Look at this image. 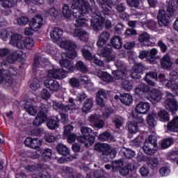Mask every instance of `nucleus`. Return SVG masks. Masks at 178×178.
I'll return each instance as SVG.
<instances>
[{
	"label": "nucleus",
	"mask_w": 178,
	"mask_h": 178,
	"mask_svg": "<svg viewBox=\"0 0 178 178\" xmlns=\"http://www.w3.org/2000/svg\"><path fill=\"white\" fill-rule=\"evenodd\" d=\"M171 6H168L166 11L160 10L158 13L157 19L161 27H166L170 23V17L175 15V8L177 6L178 0H170Z\"/></svg>",
	"instance_id": "obj_3"
},
{
	"label": "nucleus",
	"mask_w": 178,
	"mask_h": 178,
	"mask_svg": "<svg viewBox=\"0 0 178 178\" xmlns=\"http://www.w3.org/2000/svg\"><path fill=\"white\" fill-rule=\"evenodd\" d=\"M69 83L74 88H79L80 87V80L76 77L71 78Z\"/></svg>",
	"instance_id": "obj_54"
},
{
	"label": "nucleus",
	"mask_w": 178,
	"mask_h": 178,
	"mask_svg": "<svg viewBox=\"0 0 178 178\" xmlns=\"http://www.w3.org/2000/svg\"><path fill=\"white\" fill-rule=\"evenodd\" d=\"M107 98L108 91L104 89H100L97 92L96 102H97V104L102 108H104V106H105Z\"/></svg>",
	"instance_id": "obj_12"
},
{
	"label": "nucleus",
	"mask_w": 178,
	"mask_h": 178,
	"mask_svg": "<svg viewBox=\"0 0 178 178\" xmlns=\"http://www.w3.org/2000/svg\"><path fill=\"white\" fill-rule=\"evenodd\" d=\"M24 106L26 112L31 116H35L38 113V106L34 105V99L27 100Z\"/></svg>",
	"instance_id": "obj_10"
},
{
	"label": "nucleus",
	"mask_w": 178,
	"mask_h": 178,
	"mask_svg": "<svg viewBox=\"0 0 178 178\" xmlns=\"http://www.w3.org/2000/svg\"><path fill=\"white\" fill-rule=\"evenodd\" d=\"M17 71L13 67H10L8 70H1L0 71V83H3L6 87H10L13 84V78L12 76H15Z\"/></svg>",
	"instance_id": "obj_6"
},
{
	"label": "nucleus",
	"mask_w": 178,
	"mask_h": 178,
	"mask_svg": "<svg viewBox=\"0 0 178 178\" xmlns=\"http://www.w3.org/2000/svg\"><path fill=\"white\" fill-rule=\"evenodd\" d=\"M44 63V58H42V56H41L40 54H36L34 56V60H33V72H37V70L40 69L41 66V63Z\"/></svg>",
	"instance_id": "obj_27"
},
{
	"label": "nucleus",
	"mask_w": 178,
	"mask_h": 178,
	"mask_svg": "<svg viewBox=\"0 0 178 178\" xmlns=\"http://www.w3.org/2000/svg\"><path fill=\"white\" fill-rule=\"evenodd\" d=\"M112 54V47L111 46L104 47L103 49L100 50V55L104 58H106L107 62H112V60H115V56H111Z\"/></svg>",
	"instance_id": "obj_22"
},
{
	"label": "nucleus",
	"mask_w": 178,
	"mask_h": 178,
	"mask_svg": "<svg viewBox=\"0 0 178 178\" xmlns=\"http://www.w3.org/2000/svg\"><path fill=\"white\" fill-rule=\"evenodd\" d=\"M157 45L160 48V51L163 54H165V52L168 51V45H166V44H165V42H163V41L159 40V42H157Z\"/></svg>",
	"instance_id": "obj_58"
},
{
	"label": "nucleus",
	"mask_w": 178,
	"mask_h": 178,
	"mask_svg": "<svg viewBox=\"0 0 178 178\" xmlns=\"http://www.w3.org/2000/svg\"><path fill=\"white\" fill-rule=\"evenodd\" d=\"M130 165L128 164L127 166L124 167V168H121L119 170H120V174L122 176H127V175H129V173H130Z\"/></svg>",
	"instance_id": "obj_61"
},
{
	"label": "nucleus",
	"mask_w": 178,
	"mask_h": 178,
	"mask_svg": "<svg viewBox=\"0 0 178 178\" xmlns=\"http://www.w3.org/2000/svg\"><path fill=\"white\" fill-rule=\"evenodd\" d=\"M120 155L124 156L127 159H133L136 156V152L127 147H122L119 152Z\"/></svg>",
	"instance_id": "obj_25"
},
{
	"label": "nucleus",
	"mask_w": 178,
	"mask_h": 178,
	"mask_svg": "<svg viewBox=\"0 0 178 178\" xmlns=\"http://www.w3.org/2000/svg\"><path fill=\"white\" fill-rule=\"evenodd\" d=\"M56 149L60 155H63L64 156H67L70 152L69 147L63 143H58L56 147Z\"/></svg>",
	"instance_id": "obj_28"
},
{
	"label": "nucleus",
	"mask_w": 178,
	"mask_h": 178,
	"mask_svg": "<svg viewBox=\"0 0 178 178\" xmlns=\"http://www.w3.org/2000/svg\"><path fill=\"white\" fill-rule=\"evenodd\" d=\"M62 35H63V30L60 28H54L53 31L50 32V37L54 42H60Z\"/></svg>",
	"instance_id": "obj_20"
},
{
	"label": "nucleus",
	"mask_w": 178,
	"mask_h": 178,
	"mask_svg": "<svg viewBox=\"0 0 178 178\" xmlns=\"http://www.w3.org/2000/svg\"><path fill=\"white\" fill-rule=\"evenodd\" d=\"M40 86L41 85H40V80H38V79H37V78L33 79L32 82H31V83H30V88L33 91H35V90H38V88L40 87Z\"/></svg>",
	"instance_id": "obj_50"
},
{
	"label": "nucleus",
	"mask_w": 178,
	"mask_h": 178,
	"mask_svg": "<svg viewBox=\"0 0 178 178\" xmlns=\"http://www.w3.org/2000/svg\"><path fill=\"white\" fill-rule=\"evenodd\" d=\"M113 76L115 80H123L124 77H126V75L127 74V72L126 70H117L113 71Z\"/></svg>",
	"instance_id": "obj_34"
},
{
	"label": "nucleus",
	"mask_w": 178,
	"mask_h": 178,
	"mask_svg": "<svg viewBox=\"0 0 178 178\" xmlns=\"http://www.w3.org/2000/svg\"><path fill=\"white\" fill-rule=\"evenodd\" d=\"M113 122L115 124L117 129H120L123 125V118L119 117V115H115L112 118Z\"/></svg>",
	"instance_id": "obj_46"
},
{
	"label": "nucleus",
	"mask_w": 178,
	"mask_h": 178,
	"mask_svg": "<svg viewBox=\"0 0 178 178\" xmlns=\"http://www.w3.org/2000/svg\"><path fill=\"white\" fill-rule=\"evenodd\" d=\"M44 22V19L42 16L38 15L34 18L32 19L31 22H30V27L34 31H38L40 29H41V26Z\"/></svg>",
	"instance_id": "obj_16"
},
{
	"label": "nucleus",
	"mask_w": 178,
	"mask_h": 178,
	"mask_svg": "<svg viewBox=\"0 0 178 178\" xmlns=\"http://www.w3.org/2000/svg\"><path fill=\"white\" fill-rule=\"evenodd\" d=\"M173 144V140L172 138L164 139L161 143L162 148H169Z\"/></svg>",
	"instance_id": "obj_57"
},
{
	"label": "nucleus",
	"mask_w": 178,
	"mask_h": 178,
	"mask_svg": "<svg viewBox=\"0 0 178 178\" xmlns=\"http://www.w3.org/2000/svg\"><path fill=\"white\" fill-rule=\"evenodd\" d=\"M1 2V6L4 8V9L13 8L17 5V0H3Z\"/></svg>",
	"instance_id": "obj_38"
},
{
	"label": "nucleus",
	"mask_w": 178,
	"mask_h": 178,
	"mask_svg": "<svg viewBox=\"0 0 178 178\" xmlns=\"http://www.w3.org/2000/svg\"><path fill=\"white\" fill-rule=\"evenodd\" d=\"M151 98L154 102H159L162 99V92L159 90H154Z\"/></svg>",
	"instance_id": "obj_45"
},
{
	"label": "nucleus",
	"mask_w": 178,
	"mask_h": 178,
	"mask_svg": "<svg viewBox=\"0 0 178 178\" xmlns=\"http://www.w3.org/2000/svg\"><path fill=\"white\" fill-rule=\"evenodd\" d=\"M113 136L108 132H104L100 134L99 136V141H109V140H112Z\"/></svg>",
	"instance_id": "obj_48"
},
{
	"label": "nucleus",
	"mask_w": 178,
	"mask_h": 178,
	"mask_svg": "<svg viewBox=\"0 0 178 178\" xmlns=\"http://www.w3.org/2000/svg\"><path fill=\"white\" fill-rule=\"evenodd\" d=\"M147 123L150 127H154L155 124H156V114L154 113H149L147 118Z\"/></svg>",
	"instance_id": "obj_39"
},
{
	"label": "nucleus",
	"mask_w": 178,
	"mask_h": 178,
	"mask_svg": "<svg viewBox=\"0 0 178 178\" xmlns=\"http://www.w3.org/2000/svg\"><path fill=\"white\" fill-rule=\"evenodd\" d=\"M82 54L87 60H92V54L86 49H82Z\"/></svg>",
	"instance_id": "obj_60"
},
{
	"label": "nucleus",
	"mask_w": 178,
	"mask_h": 178,
	"mask_svg": "<svg viewBox=\"0 0 178 178\" xmlns=\"http://www.w3.org/2000/svg\"><path fill=\"white\" fill-rule=\"evenodd\" d=\"M48 111H49V108L45 104H42L40 106H38V113L33 121V124L35 127H40L42 123H45L47 119L46 113Z\"/></svg>",
	"instance_id": "obj_7"
},
{
	"label": "nucleus",
	"mask_w": 178,
	"mask_h": 178,
	"mask_svg": "<svg viewBox=\"0 0 178 178\" xmlns=\"http://www.w3.org/2000/svg\"><path fill=\"white\" fill-rule=\"evenodd\" d=\"M161 64L163 69H170L172 65H173L172 60L170 59V56H169V54H165L161 60Z\"/></svg>",
	"instance_id": "obj_29"
},
{
	"label": "nucleus",
	"mask_w": 178,
	"mask_h": 178,
	"mask_svg": "<svg viewBox=\"0 0 178 178\" xmlns=\"http://www.w3.org/2000/svg\"><path fill=\"white\" fill-rule=\"evenodd\" d=\"M156 54H158V50L156 49H152L150 51H149V56H147V60H149V63H155L156 62Z\"/></svg>",
	"instance_id": "obj_43"
},
{
	"label": "nucleus",
	"mask_w": 178,
	"mask_h": 178,
	"mask_svg": "<svg viewBox=\"0 0 178 178\" xmlns=\"http://www.w3.org/2000/svg\"><path fill=\"white\" fill-rule=\"evenodd\" d=\"M93 106H94V99L92 98L87 99L83 104L82 111L85 113L90 112Z\"/></svg>",
	"instance_id": "obj_32"
},
{
	"label": "nucleus",
	"mask_w": 178,
	"mask_h": 178,
	"mask_svg": "<svg viewBox=\"0 0 178 178\" xmlns=\"http://www.w3.org/2000/svg\"><path fill=\"white\" fill-rule=\"evenodd\" d=\"M49 15H51V19L55 20L57 17H59V12L54 7L50 8L48 11Z\"/></svg>",
	"instance_id": "obj_52"
},
{
	"label": "nucleus",
	"mask_w": 178,
	"mask_h": 178,
	"mask_svg": "<svg viewBox=\"0 0 178 178\" xmlns=\"http://www.w3.org/2000/svg\"><path fill=\"white\" fill-rule=\"evenodd\" d=\"M73 37H78L81 41L87 42L88 41V33L83 29H76L72 33Z\"/></svg>",
	"instance_id": "obj_19"
},
{
	"label": "nucleus",
	"mask_w": 178,
	"mask_h": 178,
	"mask_svg": "<svg viewBox=\"0 0 178 178\" xmlns=\"http://www.w3.org/2000/svg\"><path fill=\"white\" fill-rule=\"evenodd\" d=\"M33 178H51V175L49 172L47 171H44L42 172H36L35 174H33L32 175Z\"/></svg>",
	"instance_id": "obj_47"
},
{
	"label": "nucleus",
	"mask_w": 178,
	"mask_h": 178,
	"mask_svg": "<svg viewBox=\"0 0 178 178\" xmlns=\"http://www.w3.org/2000/svg\"><path fill=\"white\" fill-rule=\"evenodd\" d=\"M132 70H135L136 72H138L139 73H142L143 74L144 73V65L141 63H136L132 68Z\"/></svg>",
	"instance_id": "obj_63"
},
{
	"label": "nucleus",
	"mask_w": 178,
	"mask_h": 178,
	"mask_svg": "<svg viewBox=\"0 0 178 178\" xmlns=\"http://www.w3.org/2000/svg\"><path fill=\"white\" fill-rule=\"evenodd\" d=\"M72 8V9L79 10V15H87V13L90 12L92 15L90 26L95 30H101L106 16H111L112 14L111 9L105 7V5L102 6V10L99 13L94 0H73Z\"/></svg>",
	"instance_id": "obj_1"
},
{
	"label": "nucleus",
	"mask_w": 178,
	"mask_h": 178,
	"mask_svg": "<svg viewBox=\"0 0 178 178\" xmlns=\"http://www.w3.org/2000/svg\"><path fill=\"white\" fill-rule=\"evenodd\" d=\"M156 136H149L147 139L143 147V149L147 155H154L156 151Z\"/></svg>",
	"instance_id": "obj_8"
},
{
	"label": "nucleus",
	"mask_w": 178,
	"mask_h": 178,
	"mask_svg": "<svg viewBox=\"0 0 178 178\" xmlns=\"http://www.w3.org/2000/svg\"><path fill=\"white\" fill-rule=\"evenodd\" d=\"M122 168H123V159L115 160L112 162L113 172H118Z\"/></svg>",
	"instance_id": "obj_42"
},
{
	"label": "nucleus",
	"mask_w": 178,
	"mask_h": 178,
	"mask_svg": "<svg viewBox=\"0 0 178 178\" xmlns=\"http://www.w3.org/2000/svg\"><path fill=\"white\" fill-rule=\"evenodd\" d=\"M99 3L102 4V6L104 5V8H108L110 10L112 9V5L113 3V1L112 0H99Z\"/></svg>",
	"instance_id": "obj_55"
},
{
	"label": "nucleus",
	"mask_w": 178,
	"mask_h": 178,
	"mask_svg": "<svg viewBox=\"0 0 178 178\" xmlns=\"http://www.w3.org/2000/svg\"><path fill=\"white\" fill-rule=\"evenodd\" d=\"M168 159L170 161H176L178 159V152H171L168 154Z\"/></svg>",
	"instance_id": "obj_64"
},
{
	"label": "nucleus",
	"mask_w": 178,
	"mask_h": 178,
	"mask_svg": "<svg viewBox=\"0 0 178 178\" xmlns=\"http://www.w3.org/2000/svg\"><path fill=\"white\" fill-rule=\"evenodd\" d=\"M77 12L74 11L73 12V17H75V22L74 23L75 27H86L87 26L88 21L84 18H80V15L83 14H79L80 10H76Z\"/></svg>",
	"instance_id": "obj_15"
},
{
	"label": "nucleus",
	"mask_w": 178,
	"mask_h": 178,
	"mask_svg": "<svg viewBox=\"0 0 178 178\" xmlns=\"http://www.w3.org/2000/svg\"><path fill=\"white\" fill-rule=\"evenodd\" d=\"M143 80L146 81L147 84L149 86L155 87V86H156L155 81H158V73L156 72H149L146 73Z\"/></svg>",
	"instance_id": "obj_14"
},
{
	"label": "nucleus",
	"mask_w": 178,
	"mask_h": 178,
	"mask_svg": "<svg viewBox=\"0 0 178 178\" xmlns=\"http://www.w3.org/2000/svg\"><path fill=\"white\" fill-rule=\"evenodd\" d=\"M23 58V52L22 51L17 50L13 51L7 56L6 60L8 63H15L18 59Z\"/></svg>",
	"instance_id": "obj_23"
},
{
	"label": "nucleus",
	"mask_w": 178,
	"mask_h": 178,
	"mask_svg": "<svg viewBox=\"0 0 178 178\" xmlns=\"http://www.w3.org/2000/svg\"><path fill=\"white\" fill-rule=\"evenodd\" d=\"M81 133L82 136L77 138L78 141L85 144L86 147H91L94 144V141H95V137L91 136L92 129L88 127H81Z\"/></svg>",
	"instance_id": "obj_5"
},
{
	"label": "nucleus",
	"mask_w": 178,
	"mask_h": 178,
	"mask_svg": "<svg viewBox=\"0 0 178 178\" xmlns=\"http://www.w3.org/2000/svg\"><path fill=\"white\" fill-rule=\"evenodd\" d=\"M159 117L163 122H168L169 120V113L165 110L159 112Z\"/></svg>",
	"instance_id": "obj_51"
},
{
	"label": "nucleus",
	"mask_w": 178,
	"mask_h": 178,
	"mask_svg": "<svg viewBox=\"0 0 178 178\" xmlns=\"http://www.w3.org/2000/svg\"><path fill=\"white\" fill-rule=\"evenodd\" d=\"M47 77L49 79L62 80V79H65V74H63V70H62V69L53 67L47 72Z\"/></svg>",
	"instance_id": "obj_13"
},
{
	"label": "nucleus",
	"mask_w": 178,
	"mask_h": 178,
	"mask_svg": "<svg viewBox=\"0 0 178 178\" xmlns=\"http://www.w3.org/2000/svg\"><path fill=\"white\" fill-rule=\"evenodd\" d=\"M24 144L29 148L37 149V148L41 147V140L38 138L28 137L25 139Z\"/></svg>",
	"instance_id": "obj_17"
},
{
	"label": "nucleus",
	"mask_w": 178,
	"mask_h": 178,
	"mask_svg": "<svg viewBox=\"0 0 178 178\" xmlns=\"http://www.w3.org/2000/svg\"><path fill=\"white\" fill-rule=\"evenodd\" d=\"M52 156V149L47 148L42 151V158L46 162L51 161Z\"/></svg>",
	"instance_id": "obj_41"
},
{
	"label": "nucleus",
	"mask_w": 178,
	"mask_h": 178,
	"mask_svg": "<svg viewBox=\"0 0 178 178\" xmlns=\"http://www.w3.org/2000/svg\"><path fill=\"white\" fill-rule=\"evenodd\" d=\"M60 47L67 51V52L61 54L63 60H60V65L61 67H63V72H65V73H70L74 70L73 63L63 58L67 57L69 58V59H74V58L77 56V54L76 53V51H74L76 48H77V45L72 40H65L60 42Z\"/></svg>",
	"instance_id": "obj_2"
},
{
	"label": "nucleus",
	"mask_w": 178,
	"mask_h": 178,
	"mask_svg": "<svg viewBox=\"0 0 178 178\" xmlns=\"http://www.w3.org/2000/svg\"><path fill=\"white\" fill-rule=\"evenodd\" d=\"M62 14L66 19H70L73 16V13L67 4H64L62 8Z\"/></svg>",
	"instance_id": "obj_40"
},
{
	"label": "nucleus",
	"mask_w": 178,
	"mask_h": 178,
	"mask_svg": "<svg viewBox=\"0 0 178 178\" xmlns=\"http://www.w3.org/2000/svg\"><path fill=\"white\" fill-rule=\"evenodd\" d=\"M10 37V33L6 29H1L0 30V38L3 40V41H8V38Z\"/></svg>",
	"instance_id": "obj_53"
},
{
	"label": "nucleus",
	"mask_w": 178,
	"mask_h": 178,
	"mask_svg": "<svg viewBox=\"0 0 178 178\" xmlns=\"http://www.w3.org/2000/svg\"><path fill=\"white\" fill-rule=\"evenodd\" d=\"M148 91H149V86L145 83L138 85L135 90V92L137 95H143V94H146Z\"/></svg>",
	"instance_id": "obj_31"
},
{
	"label": "nucleus",
	"mask_w": 178,
	"mask_h": 178,
	"mask_svg": "<svg viewBox=\"0 0 178 178\" xmlns=\"http://www.w3.org/2000/svg\"><path fill=\"white\" fill-rule=\"evenodd\" d=\"M76 67L77 70L81 73H87L88 72V67L87 65L81 60H79L76 63Z\"/></svg>",
	"instance_id": "obj_44"
},
{
	"label": "nucleus",
	"mask_w": 178,
	"mask_h": 178,
	"mask_svg": "<svg viewBox=\"0 0 178 178\" xmlns=\"http://www.w3.org/2000/svg\"><path fill=\"white\" fill-rule=\"evenodd\" d=\"M149 108V103L140 102L136 105V111L138 113L145 115V113H148Z\"/></svg>",
	"instance_id": "obj_24"
},
{
	"label": "nucleus",
	"mask_w": 178,
	"mask_h": 178,
	"mask_svg": "<svg viewBox=\"0 0 178 178\" xmlns=\"http://www.w3.org/2000/svg\"><path fill=\"white\" fill-rule=\"evenodd\" d=\"M168 129L170 131H178V117H175L168 124Z\"/></svg>",
	"instance_id": "obj_37"
},
{
	"label": "nucleus",
	"mask_w": 178,
	"mask_h": 178,
	"mask_svg": "<svg viewBox=\"0 0 178 178\" xmlns=\"http://www.w3.org/2000/svg\"><path fill=\"white\" fill-rule=\"evenodd\" d=\"M165 106L168 111H170L172 113L177 112L178 108L177 102L175 100V96L169 92H167V99L165 102Z\"/></svg>",
	"instance_id": "obj_9"
},
{
	"label": "nucleus",
	"mask_w": 178,
	"mask_h": 178,
	"mask_svg": "<svg viewBox=\"0 0 178 178\" xmlns=\"http://www.w3.org/2000/svg\"><path fill=\"white\" fill-rule=\"evenodd\" d=\"M122 86L124 90H126V91H130V90L133 88V85L130 81H124L122 82Z\"/></svg>",
	"instance_id": "obj_62"
},
{
	"label": "nucleus",
	"mask_w": 178,
	"mask_h": 178,
	"mask_svg": "<svg viewBox=\"0 0 178 178\" xmlns=\"http://www.w3.org/2000/svg\"><path fill=\"white\" fill-rule=\"evenodd\" d=\"M120 99L123 105H127L129 106L131 104H133V97H131L130 94H121L120 96Z\"/></svg>",
	"instance_id": "obj_30"
},
{
	"label": "nucleus",
	"mask_w": 178,
	"mask_h": 178,
	"mask_svg": "<svg viewBox=\"0 0 178 178\" xmlns=\"http://www.w3.org/2000/svg\"><path fill=\"white\" fill-rule=\"evenodd\" d=\"M47 126L50 130H55L56 127H59V119L58 118L49 119L47 122Z\"/></svg>",
	"instance_id": "obj_35"
},
{
	"label": "nucleus",
	"mask_w": 178,
	"mask_h": 178,
	"mask_svg": "<svg viewBox=\"0 0 178 178\" xmlns=\"http://www.w3.org/2000/svg\"><path fill=\"white\" fill-rule=\"evenodd\" d=\"M97 77L106 83H112V81H113V76L109 74V73L102 70H99L97 72Z\"/></svg>",
	"instance_id": "obj_26"
},
{
	"label": "nucleus",
	"mask_w": 178,
	"mask_h": 178,
	"mask_svg": "<svg viewBox=\"0 0 178 178\" xmlns=\"http://www.w3.org/2000/svg\"><path fill=\"white\" fill-rule=\"evenodd\" d=\"M111 44L115 49H120L122 48V38L119 36H114L111 40Z\"/></svg>",
	"instance_id": "obj_36"
},
{
	"label": "nucleus",
	"mask_w": 178,
	"mask_h": 178,
	"mask_svg": "<svg viewBox=\"0 0 178 178\" xmlns=\"http://www.w3.org/2000/svg\"><path fill=\"white\" fill-rule=\"evenodd\" d=\"M140 23L143 27H147L148 29H149V27H152V26L155 24V22L149 21L147 19H142Z\"/></svg>",
	"instance_id": "obj_56"
},
{
	"label": "nucleus",
	"mask_w": 178,
	"mask_h": 178,
	"mask_svg": "<svg viewBox=\"0 0 178 178\" xmlns=\"http://www.w3.org/2000/svg\"><path fill=\"white\" fill-rule=\"evenodd\" d=\"M53 108L56 111L60 112V113H66L68 111H73V109H74V104L64 105L62 102L54 101Z\"/></svg>",
	"instance_id": "obj_11"
},
{
	"label": "nucleus",
	"mask_w": 178,
	"mask_h": 178,
	"mask_svg": "<svg viewBox=\"0 0 178 178\" xmlns=\"http://www.w3.org/2000/svg\"><path fill=\"white\" fill-rule=\"evenodd\" d=\"M132 117L134 118V120L136 124L137 123H143L144 122V118L141 116V115L138 114V113H135L132 115Z\"/></svg>",
	"instance_id": "obj_59"
},
{
	"label": "nucleus",
	"mask_w": 178,
	"mask_h": 178,
	"mask_svg": "<svg viewBox=\"0 0 178 178\" xmlns=\"http://www.w3.org/2000/svg\"><path fill=\"white\" fill-rule=\"evenodd\" d=\"M94 149L95 151H98L99 152H106V151L111 150V145L106 144V143H97L95 145Z\"/></svg>",
	"instance_id": "obj_33"
},
{
	"label": "nucleus",
	"mask_w": 178,
	"mask_h": 178,
	"mask_svg": "<svg viewBox=\"0 0 178 178\" xmlns=\"http://www.w3.org/2000/svg\"><path fill=\"white\" fill-rule=\"evenodd\" d=\"M44 84L47 88L50 90V91L56 92L60 89V85H59V83L54 79H46Z\"/></svg>",
	"instance_id": "obj_18"
},
{
	"label": "nucleus",
	"mask_w": 178,
	"mask_h": 178,
	"mask_svg": "<svg viewBox=\"0 0 178 178\" xmlns=\"http://www.w3.org/2000/svg\"><path fill=\"white\" fill-rule=\"evenodd\" d=\"M100 118H101V114H99V113H95V114L90 115L88 118V122H90V123H92V124H95L96 122H97Z\"/></svg>",
	"instance_id": "obj_49"
},
{
	"label": "nucleus",
	"mask_w": 178,
	"mask_h": 178,
	"mask_svg": "<svg viewBox=\"0 0 178 178\" xmlns=\"http://www.w3.org/2000/svg\"><path fill=\"white\" fill-rule=\"evenodd\" d=\"M10 38V45L16 47L18 49H23V48L31 49L34 47V39L31 38H26L25 40H23L22 35L15 33L11 35Z\"/></svg>",
	"instance_id": "obj_4"
},
{
	"label": "nucleus",
	"mask_w": 178,
	"mask_h": 178,
	"mask_svg": "<svg viewBox=\"0 0 178 178\" xmlns=\"http://www.w3.org/2000/svg\"><path fill=\"white\" fill-rule=\"evenodd\" d=\"M151 35H149L147 32H143L139 35L138 41L140 44L145 45L146 47H151L152 42H151Z\"/></svg>",
	"instance_id": "obj_21"
}]
</instances>
